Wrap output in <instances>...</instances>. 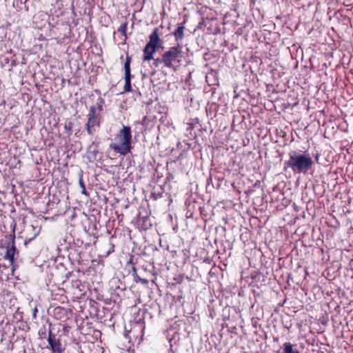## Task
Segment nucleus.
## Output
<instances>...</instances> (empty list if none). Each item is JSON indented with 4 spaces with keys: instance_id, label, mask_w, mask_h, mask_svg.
<instances>
[{
    "instance_id": "f257e3e1",
    "label": "nucleus",
    "mask_w": 353,
    "mask_h": 353,
    "mask_svg": "<svg viewBox=\"0 0 353 353\" xmlns=\"http://www.w3.org/2000/svg\"><path fill=\"white\" fill-rule=\"evenodd\" d=\"M288 160L284 163V170L290 168L294 173H306L312 169L314 162L310 154L306 152L301 153L296 150H291Z\"/></svg>"
},
{
    "instance_id": "f03ea898",
    "label": "nucleus",
    "mask_w": 353,
    "mask_h": 353,
    "mask_svg": "<svg viewBox=\"0 0 353 353\" xmlns=\"http://www.w3.org/2000/svg\"><path fill=\"white\" fill-rule=\"evenodd\" d=\"M185 55L182 46L177 43L164 51L158 61L164 67L176 71L182 65Z\"/></svg>"
},
{
    "instance_id": "7ed1b4c3",
    "label": "nucleus",
    "mask_w": 353,
    "mask_h": 353,
    "mask_svg": "<svg viewBox=\"0 0 353 353\" xmlns=\"http://www.w3.org/2000/svg\"><path fill=\"white\" fill-rule=\"evenodd\" d=\"M104 103L105 100L99 97L97 99L96 105H92L89 108L85 129L88 134L90 136L94 135L101 127L103 121L101 113L103 110Z\"/></svg>"
},
{
    "instance_id": "20e7f679",
    "label": "nucleus",
    "mask_w": 353,
    "mask_h": 353,
    "mask_svg": "<svg viewBox=\"0 0 353 353\" xmlns=\"http://www.w3.org/2000/svg\"><path fill=\"white\" fill-rule=\"evenodd\" d=\"M117 143H111L110 148L115 153L125 156L131 152L132 147V130L130 126L123 125L115 137Z\"/></svg>"
},
{
    "instance_id": "39448f33",
    "label": "nucleus",
    "mask_w": 353,
    "mask_h": 353,
    "mask_svg": "<svg viewBox=\"0 0 353 353\" xmlns=\"http://www.w3.org/2000/svg\"><path fill=\"white\" fill-rule=\"evenodd\" d=\"M163 41L160 37L159 29L154 28L149 35V41L145 46L143 52V61H150L154 59V54L159 48H163Z\"/></svg>"
},
{
    "instance_id": "423d86ee",
    "label": "nucleus",
    "mask_w": 353,
    "mask_h": 353,
    "mask_svg": "<svg viewBox=\"0 0 353 353\" xmlns=\"http://www.w3.org/2000/svg\"><path fill=\"white\" fill-rule=\"evenodd\" d=\"M51 323L49 324L48 342V346L46 347L50 349L52 353H63L65 347L62 345L59 339H57L55 334L51 331Z\"/></svg>"
},
{
    "instance_id": "0eeeda50",
    "label": "nucleus",
    "mask_w": 353,
    "mask_h": 353,
    "mask_svg": "<svg viewBox=\"0 0 353 353\" xmlns=\"http://www.w3.org/2000/svg\"><path fill=\"white\" fill-rule=\"evenodd\" d=\"M69 310L63 307H56L53 310L54 317L59 321H65L68 319Z\"/></svg>"
},
{
    "instance_id": "6e6552de",
    "label": "nucleus",
    "mask_w": 353,
    "mask_h": 353,
    "mask_svg": "<svg viewBox=\"0 0 353 353\" xmlns=\"http://www.w3.org/2000/svg\"><path fill=\"white\" fill-rule=\"evenodd\" d=\"M184 30V23H178L176 29L172 33L173 36L174 37V39L175 41L176 42V44H181V42L183 40L185 37Z\"/></svg>"
},
{
    "instance_id": "1a4fd4ad",
    "label": "nucleus",
    "mask_w": 353,
    "mask_h": 353,
    "mask_svg": "<svg viewBox=\"0 0 353 353\" xmlns=\"http://www.w3.org/2000/svg\"><path fill=\"white\" fill-rule=\"evenodd\" d=\"M16 252L17 248L14 245V238H13L11 247L7 248L4 259L8 260L11 263H12L14 262V258Z\"/></svg>"
},
{
    "instance_id": "9d476101",
    "label": "nucleus",
    "mask_w": 353,
    "mask_h": 353,
    "mask_svg": "<svg viewBox=\"0 0 353 353\" xmlns=\"http://www.w3.org/2000/svg\"><path fill=\"white\" fill-rule=\"evenodd\" d=\"M139 228L142 230H147L152 227L148 216H143L139 220Z\"/></svg>"
},
{
    "instance_id": "9b49d317",
    "label": "nucleus",
    "mask_w": 353,
    "mask_h": 353,
    "mask_svg": "<svg viewBox=\"0 0 353 353\" xmlns=\"http://www.w3.org/2000/svg\"><path fill=\"white\" fill-rule=\"evenodd\" d=\"M128 22L125 20L123 23H122L120 26L118 28L117 31L121 34L123 37V40L125 41L128 39L127 34V27Z\"/></svg>"
},
{
    "instance_id": "f8f14e48",
    "label": "nucleus",
    "mask_w": 353,
    "mask_h": 353,
    "mask_svg": "<svg viewBox=\"0 0 353 353\" xmlns=\"http://www.w3.org/2000/svg\"><path fill=\"white\" fill-rule=\"evenodd\" d=\"M131 57L128 54L126 55L125 61L124 63V71L125 76H131L130 74V63H131Z\"/></svg>"
},
{
    "instance_id": "ddd939ff",
    "label": "nucleus",
    "mask_w": 353,
    "mask_h": 353,
    "mask_svg": "<svg viewBox=\"0 0 353 353\" xmlns=\"http://www.w3.org/2000/svg\"><path fill=\"white\" fill-rule=\"evenodd\" d=\"M131 78L132 76H125V85L123 87V92H129L132 91V86H131Z\"/></svg>"
},
{
    "instance_id": "4468645a",
    "label": "nucleus",
    "mask_w": 353,
    "mask_h": 353,
    "mask_svg": "<svg viewBox=\"0 0 353 353\" xmlns=\"http://www.w3.org/2000/svg\"><path fill=\"white\" fill-rule=\"evenodd\" d=\"M283 353H299L297 350L293 348V345L289 342H286L283 344Z\"/></svg>"
},
{
    "instance_id": "2eb2a0df",
    "label": "nucleus",
    "mask_w": 353,
    "mask_h": 353,
    "mask_svg": "<svg viewBox=\"0 0 353 353\" xmlns=\"http://www.w3.org/2000/svg\"><path fill=\"white\" fill-rule=\"evenodd\" d=\"M48 330L49 327H47L46 325L41 327L38 332L39 339H44L47 337V336H48Z\"/></svg>"
},
{
    "instance_id": "dca6fc26",
    "label": "nucleus",
    "mask_w": 353,
    "mask_h": 353,
    "mask_svg": "<svg viewBox=\"0 0 353 353\" xmlns=\"http://www.w3.org/2000/svg\"><path fill=\"white\" fill-rule=\"evenodd\" d=\"M163 188L161 187V190L160 191H153L151 192V198L153 199L154 200L157 201L161 198L163 197Z\"/></svg>"
},
{
    "instance_id": "f3484780",
    "label": "nucleus",
    "mask_w": 353,
    "mask_h": 353,
    "mask_svg": "<svg viewBox=\"0 0 353 353\" xmlns=\"http://www.w3.org/2000/svg\"><path fill=\"white\" fill-rule=\"evenodd\" d=\"M79 183L80 187L81 188V194H84L85 196H88V194L87 190L85 189V185L84 182H83V175L82 174H81L80 176H79Z\"/></svg>"
},
{
    "instance_id": "a211bd4d",
    "label": "nucleus",
    "mask_w": 353,
    "mask_h": 353,
    "mask_svg": "<svg viewBox=\"0 0 353 353\" xmlns=\"http://www.w3.org/2000/svg\"><path fill=\"white\" fill-rule=\"evenodd\" d=\"M73 123L71 121H69L68 123H65V129L71 132L72 129Z\"/></svg>"
},
{
    "instance_id": "6ab92c4d",
    "label": "nucleus",
    "mask_w": 353,
    "mask_h": 353,
    "mask_svg": "<svg viewBox=\"0 0 353 353\" xmlns=\"http://www.w3.org/2000/svg\"><path fill=\"white\" fill-rule=\"evenodd\" d=\"M160 59V57L159 58H157V59H154V62H153V65L155 66V67H158L159 64H161V62H159L158 60Z\"/></svg>"
},
{
    "instance_id": "aec40b11",
    "label": "nucleus",
    "mask_w": 353,
    "mask_h": 353,
    "mask_svg": "<svg viewBox=\"0 0 353 353\" xmlns=\"http://www.w3.org/2000/svg\"><path fill=\"white\" fill-rule=\"evenodd\" d=\"M37 312H38V310H37V307H35L33 310V314H32L34 319H36Z\"/></svg>"
},
{
    "instance_id": "412c9836",
    "label": "nucleus",
    "mask_w": 353,
    "mask_h": 353,
    "mask_svg": "<svg viewBox=\"0 0 353 353\" xmlns=\"http://www.w3.org/2000/svg\"><path fill=\"white\" fill-rule=\"evenodd\" d=\"M34 237H35V236H34V237H32V238H30V239H28L25 240V242H24L25 245H28L29 243H30V241H31L32 239H34Z\"/></svg>"
},
{
    "instance_id": "4be33fe9",
    "label": "nucleus",
    "mask_w": 353,
    "mask_h": 353,
    "mask_svg": "<svg viewBox=\"0 0 353 353\" xmlns=\"http://www.w3.org/2000/svg\"><path fill=\"white\" fill-rule=\"evenodd\" d=\"M137 278L139 279V281H141L143 283H148V281L145 279H141L140 277H139L137 276Z\"/></svg>"
}]
</instances>
